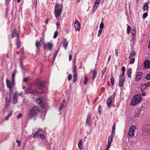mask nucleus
Wrapping results in <instances>:
<instances>
[{
    "mask_svg": "<svg viewBox=\"0 0 150 150\" xmlns=\"http://www.w3.org/2000/svg\"><path fill=\"white\" fill-rule=\"evenodd\" d=\"M11 96H10V97L9 98H8V97H6V98L5 100H6V104H5V109H6V108L8 107V105H9L10 100H11Z\"/></svg>",
    "mask_w": 150,
    "mask_h": 150,
    "instance_id": "16",
    "label": "nucleus"
},
{
    "mask_svg": "<svg viewBox=\"0 0 150 150\" xmlns=\"http://www.w3.org/2000/svg\"><path fill=\"white\" fill-rule=\"evenodd\" d=\"M142 131L144 134L146 136L150 134V125H146L144 126L142 128Z\"/></svg>",
    "mask_w": 150,
    "mask_h": 150,
    "instance_id": "6",
    "label": "nucleus"
},
{
    "mask_svg": "<svg viewBox=\"0 0 150 150\" xmlns=\"http://www.w3.org/2000/svg\"><path fill=\"white\" fill-rule=\"evenodd\" d=\"M18 36V38H19V36L18 34L16 33V29L13 30H12V38L15 37V36H17H17Z\"/></svg>",
    "mask_w": 150,
    "mask_h": 150,
    "instance_id": "23",
    "label": "nucleus"
},
{
    "mask_svg": "<svg viewBox=\"0 0 150 150\" xmlns=\"http://www.w3.org/2000/svg\"><path fill=\"white\" fill-rule=\"evenodd\" d=\"M29 79V77L25 78L24 79L23 81L24 82H26L28 81V80Z\"/></svg>",
    "mask_w": 150,
    "mask_h": 150,
    "instance_id": "48",
    "label": "nucleus"
},
{
    "mask_svg": "<svg viewBox=\"0 0 150 150\" xmlns=\"http://www.w3.org/2000/svg\"><path fill=\"white\" fill-rule=\"evenodd\" d=\"M100 0H96L95 2L94 6L93 7V11H95L98 5L100 2Z\"/></svg>",
    "mask_w": 150,
    "mask_h": 150,
    "instance_id": "13",
    "label": "nucleus"
},
{
    "mask_svg": "<svg viewBox=\"0 0 150 150\" xmlns=\"http://www.w3.org/2000/svg\"><path fill=\"white\" fill-rule=\"evenodd\" d=\"M36 101L37 103L40 104V105L41 107H44V105L43 103V102L40 98H38L37 99Z\"/></svg>",
    "mask_w": 150,
    "mask_h": 150,
    "instance_id": "20",
    "label": "nucleus"
},
{
    "mask_svg": "<svg viewBox=\"0 0 150 150\" xmlns=\"http://www.w3.org/2000/svg\"><path fill=\"white\" fill-rule=\"evenodd\" d=\"M72 58V56L71 54H70L69 55V60L70 61L71 60Z\"/></svg>",
    "mask_w": 150,
    "mask_h": 150,
    "instance_id": "58",
    "label": "nucleus"
},
{
    "mask_svg": "<svg viewBox=\"0 0 150 150\" xmlns=\"http://www.w3.org/2000/svg\"><path fill=\"white\" fill-rule=\"evenodd\" d=\"M20 39L18 38V36L17 40L16 42L17 48H18L20 47Z\"/></svg>",
    "mask_w": 150,
    "mask_h": 150,
    "instance_id": "27",
    "label": "nucleus"
},
{
    "mask_svg": "<svg viewBox=\"0 0 150 150\" xmlns=\"http://www.w3.org/2000/svg\"><path fill=\"white\" fill-rule=\"evenodd\" d=\"M119 85L120 87H122L123 85V83L119 82Z\"/></svg>",
    "mask_w": 150,
    "mask_h": 150,
    "instance_id": "64",
    "label": "nucleus"
},
{
    "mask_svg": "<svg viewBox=\"0 0 150 150\" xmlns=\"http://www.w3.org/2000/svg\"><path fill=\"white\" fill-rule=\"evenodd\" d=\"M150 86V82L146 83L144 85H142L141 86V91L143 92L144 91V88H146L147 87Z\"/></svg>",
    "mask_w": 150,
    "mask_h": 150,
    "instance_id": "12",
    "label": "nucleus"
},
{
    "mask_svg": "<svg viewBox=\"0 0 150 150\" xmlns=\"http://www.w3.org/2000/svg\"><path fill=\"white\" fill-rule=\"evenodd\" d=\"M29 93L33 95H35L39 93V92L36 90L31 89L29 91Z\"/></svg>",
    "mask_w": 150,
    "mask_h": 150,
    "instance_id": "17",
    "label": "nucleus"
},
{
    "mask_svg": "<svg viewBox=\"0 0 150 150\" xmlns=\"http://www.w3.org/2000/svg\"><path fill=\"white\" fill-rule=\"evenodd\" d=\"M39 111L38 107L36 106H35L30 109L28 115L31 117H33L37 114Z\"/></svg>",
    "mask_w": 150,
    "mask_h": 150,
    "instance_id": "4",
    "label": "nucleus"
},
{
    "mask_svg": "<svg viewBox=\"0 0 150 150\" xmlns=\"http://www.w3.org/2000/svg\"><path fill=\"white\" fill-rule=\"evenodd\" d=\"M140 114V110L139 109H136L134 111V117L138 118Z\"/></svg>",
    "mask_w": 150,
    "mask_h": 150,
    "instance_id": "15",
    "label": "nucleus"
},
{
    "mask_svg": "<svg viewBox=\"0 0 150 150\" xmlns=\"http://www.w3.org/2000/svg\"><path fill=\"white\" fill-rule=\"evenodd\" d=\"M37 86L38 87H40L38 88V89L41 90L42 88L44 87V83L42 81H41L38 83Z\"/></svg>",
    "mask_w": 150,
    "mask_h": 150,
    "instance_id": "21",
    "label": "nucleus"
},
{
    "mask_svg": "<svg viewBox=\"0 0 150 150\" xmlns=\"http://www.w3.org/2000/svg\"><path fill=\"white\" fill-rule=\"evenodd\" d=\"M136 30L135 28H133L132 31V34L133 35H135L136 34Z\"/></svg>",
    "mask_w": 150,
    "mask_h": 150,
    "instance_id": "36",
    "label": "nucleus"
},
{
    "mask_svg": "<svg viewBox=\"0 0 150 150\" xmlns=\"http://www.w3.org/2000/svg\"><path fill=\"white\" fill-rule=\"evenodd\" d=\"M142 99V97L140 94H137L135 95L132 98L130 103V105L133 106L136 105Z\"/></svg>",
    "mask_w": 150,
    "mask_h": 150,
    "instance_id": "3",
    "label": "nucleus"
},
{
    "mask_svg": "<svg viewBox=\"0 0 150 150\" xmlns=\"http://www.w3.org/2000/svg\"><path fill=\"white\" fill-rule=\"evenodd\" d=\"M97 74V71L96 70H94L93 71V78L94 79Z\"/></svg>",
    "mask_w": 150,
    "mask_h": 150,
    "instance_id": "33",
    "label": "nucleus"
},
{
    "mask_svg": "<svg viewBox=\"0 0 150 150\" xmlns=\"http://www.w3.org/2000/svg\"><path fill=\"white\" fill-rule=\"evenodd\" d=\"M68 44V42L67 41V39H65L64 40V42L63 43V46L66 50L67 49V48Z\"/></svg>",
    "mask_w": 150,
    "mask_h": 150,
    "instance_id": "24",
    "label": "nucleus"
},
{
    "mask_svg": "<svg viewBox=\"0 0 150 150\" xmlns=\"http://www.w3.org/2000/svg\"><path fill=\"white\" fill-rule=\"evenodd\" d=\"M58 35V32L57 31H56L54 33V35L53 36V38H56L57 37Z\"/></svg>",
    "mask_w": 150,
    "mask_h": 150,
    "instance_id": "38",
    "label": "nucleus"
},
{
    "mask_svg": "<svg viewBox=\"0 0 150 150\" xmlns=\"http://www.w3.org/2000/svg\"><path fill=\"white\" fill-rule=\"evenodd\" d=\"M77 76H74L73 79V82H75L77 79Z\"/></svg>",
    "mask_w": 150,
    "mask_h": 150,
    "instance_id": "49",
    "label": "nucleus"
},
{
    "mask_svg": "<svg viewBox=\"0 0 150 150\" xmlns=\"http://www.w3.org/2000/svg\"><path fill=\"white\" fill-rule=\"evenodd\" d=\"M142 73L141 72H137L135 78L136 80L137 81H139L141 78Z\"/></svg>",
    "mask_w": 150,
    "mask_h": 150,
    "instance_id": "18",
    "label": "nucleus"
},
{
    "mask_svg": "<svg viewBox=\"0 0 150 150\" xmlns=\"http://www.w3.org/2000/svg\"><path fill=\"white\" fill-rule=\"evenodd\" d=\"M74 27L76 29L79 31L80 28V24L79 21L76 20L74 22Z\"/></svg>",
    "mask_w": 150,
    "mask_h": 150,
    "instance_id": "11",
    "label": "nucleus"
},
{
    "mask_svg": "<svg viewBox=\"0 0 150 150\" xmlns=\"http://www.w3.org/2000/svg\"><path fill=\"white\" fill-rule=\"evenodd\" d=\"M110 145H108L107 148L105 149V150H108L109 148H110Z\"/></svg>",
    "mask_w": 150,
    "mask_h": 150,
    "instance_id": "60",
    "label": "nucleus"
},
{
    "mask_svg": "<svg viewBox=\"0 0 150 150\" xmlns=\"http://www.w3.org/2000/svg\"><path fill=\"white\" fill-rule=\"evenodd\" d=\"M16 142L18 144L17 146H20L21 145V142L19 140H16Z\"/></svg>",
    "mask_w": 150,
    "mask_h": 150,
    "instance_id": "53",
    "label": "nucleus"
},
{
    "mask_svg": "<svg viewBox=\"0 0 150 150\" xmlns=\"http://www.w3.org/2000/svg\"><path fill=\"white\" fill-rule=\"evenodd\" d=\"M63 4L60 5L57 3L55 5L54 13L55 17L58 18L61 16Z\"/></svg>",
    "mask_w": 150,
    "mask_h": 150,
    "instance_id": "2",
    "label": "nucleus"
},
{
    "mask_svg": "<svg viewBox=\"0 0 150 150\" xmlns=\"http://www.w3.org/2000/svg\"><path fill=\"white\" fill-rule=\"evenodd\" d=\"M98 110L99 113L100 114L101 112V105H99L98 106Z\"/></svg>",
    "mask_w": 150,
    "mask_h": 150,
    "instance_id": "47",
    "label": "nucleus"
},
{
    "mask_svg": "<svg viewBox=\"0 0 150 150\" xmlns=\"http://www.w3.org/2000/svg\"><path fill=\"white\" fill-rule=\"evenodd\" d=\"M91 116L90 114H88L86 118V123L90 125L91 124Z\"/></svg>",
    "mask_w": 150,
    "mask_h": 150,
    "instance_id": "19",
    "label": "nucleus"
},
{
    "mask_svg": "<svg viewBox=\"0 0 150 150\" xmlns=\"http://www.w3.org/2000/svg\"><path fill=\"white\" fill-rule=\"evenodd\" d=\"M115 95L116 93H114L111 96H112V98H115Z\"/></svg>",
    "mask_w": 150,
    "mask_h": 150,
    "instance_id": "59",
    "label": "nucleus"
},
{
    "mask_svg": "<svg viewBox=\"0 0 150 150\" xmlns=\"http://www.w3.org/2000/svg\"><path fill=\"white\" fill-rule=\"evenodd\" d=\"M136 129V128L135 125H132L130 127L128 132V137L131 138L134 137V132L135 130Z\"/></svg>",
    "mask_w": 150,
    "mask_h": 150,
    "instance_id": "7",
    "label": "nucleus"
},
{
    "mask_svg": "<svg viewBox=\"0 0 150 150\" xmlns=\"http://www.w3.org/2000/svg\"><path fill=\"white\" fill-rule=\"evenodd\" d=\"M148 15V13H144L142 16V18L143 19H145L147 17Z\"/></svg>",
    "mask_w": 150,
    "mask_h": 150,
    "instance_id": "40",
    "label": "nucleus"
},
{
    "mask_svg": "<svg viewBox=\"0 0 150 150\" xmlns=\"http://www.w3.org/2000/svg\"><path fill=\"white\" fill-rule=\"evenodd\" d=\"M136 53L134 52H131L129 54V58L131 59L133 57L135 54Z\"/></svg>",
    "mask_w": 150,
    "mask_h": 150,
    "instance_id": "31",
    "label": "nucleus"
},
{
    "mask_svg": "<svg viewBox=\"0 0 150 150\" xmlns=\"http://www.w3.org/2000/svg\"><path fill=\"white\" fill-rule=\"evenodd\" d=\"M132 71L130 69H128L127 71V74L128 77L129 78H131V75L132 74Z\"/></svg>",
    "mask_w": 150,
    "mask_h": 150,
    "instance_id": "30",
    "label": "nucleus"
},
{
    "mask_svg": "<svg viewBox=\"0 0 150 150\" xmlns=\"http://www.w3.org/2000/svg\"><path fill=\"white\" fill-rule=\"evenodd\" d=\"M113 98H112V96H110L108 98L107 100V104L108 107L110 108L112 105V101Z\"/></svg>",
    "mask_w": 150,
    "mask_h": 150,
    "instance_id": "9",
    "label": "nucleus"
},
{
    "mask_svg": "<svg viewBox=\"0 0 150 150\" xmlns=\"http://www.w3.org/2000/svg\"><path fill=\"white\" fill-rule=\"evenodd\" d=\"M47 47L50 50H51V49L53 47V45L52 44L48 42L47 43Z\"/></svg>",
    "mask_w": 150,
    "mask_h": 150,
    "instance_id": "32",
    "label": "nucleus"
},
{
    "mask_svg": "<svg viewBox=\"0 0 150 150\" xmlns=\"http://www.w3.org/2000/svg\"><path fill=\"white\" fill-rule=\"evenodd\" d=\"M112 137L113 136L111 135L108 138V142L107 145H111L112 142Z\"/></svg>",
    "mask_w": 150,
    "mask_h": 150,
    "instance_id": "25",
    "label": "nucleus"
},
{
    "mask_svg": "<svg viewBox=\"0 0 150 150\" xmlns=\"http://www.w3.org/2000/svg\"><path fill=\"white\" fill-rule=\"evenodd\" d=\"M144 67L145 69H147L150 68V60H146L144 62Z\"/></svg>",
    "mask_w": 150,
    "mask_h": 150,
    "instance_id": "10",
    "label": "nucleus"
},
{
    "mask_svg": "<svg viewBox=\"0 0 150 150\" xmlns=\"http://www.w3.org/2000/svg\"><path fill=\"white\" fill-rule=\"evenodd\" d=\"M58 53V52L57 51H56L55 52L54 54V56H53V60H55Z\"/></svg>",
    "mask_w": 150,
    "mask_h": 150,
    "instance_id": "37",
    "label": "nucleus"
},
{
    "mask_svg": "<svg viewBox=\"0 0 150 150\" xmlns=\"http://www.w3.org/2000/svg\"><path fill=\"white\" fill-rule=\"evenodd\" d=\"M33 5L35 6H36L37 5V0H35L34 1V2L33 3Z\"/></svg>",
    "mask_w": 150,
    "mask_h": 150,
    "instance_id": "57",
    "label": "nucleus"
},
{
    "mask_svg": "<svg viewBox=\"0 0 150 150\" xmlns=\"http://www.w3.org/2000/svg\"><path fill=\"white\" fill-rule=\"evenodd\" d=\"M64 104H62L60 107L59 110V112H60L61 111V110L62 109H63L64 108Z\"/></svg>",
    "mask_w": 150,
    "mask_h": 150,
    "instance_id": "45",
    "label": "nucleus"
},
{
    "mask_svg": "<svg viewBox=\"0 0 150 150\" xmlns=\"http://www.w3.org/2000/svg\"><path fill=\"white\" fill-rule=\"evenodd\" d=\"M146 78L147 80H150V72L147 75Z\"/></svg>",
    "mask_w": 150,
    "mask_h": 150,
    "instance_id": "50",
    "label": "nucleus"
},
{
    "mask_svg": "<svg viewBox=\"0 0 150 150\" xmlns=\"http://www.w3.org/2000/svg\"><path fill=\"white\" fill-rule=\"evenodd\" d=\"M100 28L103 29L104 28V24L103 23V22H102L100 25Z\"/></svg>",
    "mask_w": 150,
    "mask_h": 150,
    "instance_id": "42",
    "label": "nucleus"
},
{
    "mask_svg": "<svg viewBox=\"0 0 150 150\" xmlns=\"http://www.w3.org/2000/svg\"><path fill=\"white\" fill-rule=\"evenodd\" d=\"M88 78L85 76L84 77V85H86L87 84V82L88 81Z\"/></svg>",
    "mask_w": 150,
    "mask_h": 150,
    "instance_id": "35",
    "label": "nucleus"
},
{
    "mask_svg": "<svg viewBox=\"0 0 150 150\" xmlns=\"http://www.w3.org/2000/svg\"><path fill=\"white\" fill-rule=\"evenodd\" d=\"M56 24L57 26V28H58V29L59 27V22H57V23Z\"/></svg>",
    "mask_w": 150,
    "mask_h": 150,
    "instance_id": "63",
    "label": "nucleus"
},
{
    "mask_svg": "<svg viewBox=\"0 0 150 150\" xmlns=\"http://www.w3.org/2000/svg\"><path fill=\"white\" fill-rule=\"evenodd\" d=\"M123 77H122V76H120V80H123Z\"/></svg>",
    "mask_w": 150,
    "mask_h": 150,
    "instance_id": "62",
    "label": "nucleus"
},
{
    "mask_svg": "<svg viewBox=\"0 0 150 150\" xmlns=\"http://www.w3.org/2000/svg\"><path fill=\"white\" fill-rule=\"evenodd\" d=\"M102 32V29H100L98 31V37H100Z\"/></svg>",
    "mask_w": 150,
    "mask_h": 150,
    "instance_id": "41",
    "label": "nucleus"
},
{
    "mask_svg": "<svg viewBox=\"0 0 150 150\" xmlns=\"http://www.w3.org/2000/svg\"><path fill=\"white\" fill-rule=\"evenodd\" d=\"M49 20H50L49 18H48L46 20V21L45 22V23L46 24H47L49 22Z\"/></svg>",
    "mask_w": 150,
    "mask_h": 150,
    "instance_id": "61",
    "label": "nucleus"
},
{
    "mask_svg": "<svg viewBox=\"0 0 150 150\" xmlns=\"http://www.w3.org/2000/svg\"><path fill=\"white\" fill-rule=\"evenodd\" d=\"M72 78V75L71 74H70L68 76V80L70 81L71 80Z\"/></svg>",
    "mask_w": 150,
    "mask_h": 150,
    "instance_id": "44",
    "label": "nucleus"
},
{
    "mask_svg": "<svg viewBox=\"0 0 150 150\" xmlns=\"http://www.w3.org/2000/svg\"><path fill=\"white\" fill-rule=\"evenodd\" d=\"M20 67L23 70L25 69L23 64L21 61Z\"/></svg>",
    "mask_w": 150,
    "mask_h": 150,
    "instance_id": "51",
    "label": "nucleus"
},
{
    "mask_svg": "<svg viewBox=\"0 0 150 150\" xmlns=\"http://www.w3.org/2000/svg\"><path fill=\"white\" fill-rule=\"evenodd\" d=\"M42 40H41L40 41H37L36 42L35 45L36 48L38 50L40 49V47L41 46Z\"/></svg>",
    "mask_w": 150,
    "mask_h": 150,
    "instance_id": "22",
    "label": "nucleus"
},
{
    "mask_svg": "<svg viewBox=\"0 0 150 150\" xmlns=\"http://www.w3.org/2000/svg\"><path fill=\"white\" fill-rule=\"evenodd\" d=\"M45 137L43 130L41 129H39L38 132H36L33 135V138H38L40 137L42 139H44Z\"/></svg>",
    "mask_w": 150,
    "mask_h": 150,
    "instance_id": "5",
    "label": "nucleus"
},
{
    "mask_svg": "<svg viewBox=\"0 0 150 150\" xmlns=\"http://www.w3.org/2000/svg\"><path fill=\"white\" fill-rule=\"evenodd\" d=\"M143 4L144 6L142 7V8L144 10H145L149 8L148 4L147 3H144Z\"/></svg>",
    "mask_w": 150,
    "mask_h": 150,
    "instance_id": "26",
    "label": "nucleus"
},
{
    "mask_svg": "<svg viewBox=\"0 0 150 150\" xmlns=\"http://www.w3.org/2000/svg\"><path fill=\"white\" fill-rule=\"evenodd\" d=\"M115 125H114L112 127V133L111 135H112V136H114L115 134Z\"/></svg>",
    "mask_w": 150,
    "mask_h": 150,
    "instance_id": "28",
    "label": "nucleus"
},
{
    "mask_svg": "<svg viewBox=\"0 0 150 150\" xmlns=\"http://www.w3.org/2000/svg\"><path fill=\"white\" fill-rule=\"evenodd\" d=\"M115 55L117 56L118 55V51L117 49H116L115 50Z\"/></svg>",
    "mask_w": 150,
    "mask_h": 150,
    "instance_id": "55",
    "label": "nucleus"
},
{
    "mask_svg": "<svg viewBox=\"0 0 150 150\" xmlns=\"http://www.w3.org/2000/svg\"><path fill=\"white\" fill-rule=\"evenodd\" d=\"M12 113H13L12 111H10V113L8 114L7 115L10 117L11 116Z\"/></svg>",
    "mask_w": 150,
    "mask_h": 150,
    "instance_id": "56",
    "label": "nucleus"
},
{
    "mask_svg": "<svg viewBox=\"0 0 150 150\" xmlns=\"http://www.w3.org/2000/svg\"><path fill=\"white\" fill-rule=\"evenodd\" d=\"M135 62V59L134 58L132 59L129 62L130 64H133Z\"/></svg>",
    "mask_w": 150,
    "mask_h": 150,
    "instance_id": "46",
    "label": "nucleus"
},
{
    "mask_svg": "<svg viewBox=\"0 0 150 150\" xmlns=\"http://www.w3.org/2000/svg\"><path fill=\"white\" fill-rule=\"evenodd\" d=\"M131 30V28L129 25H128L127 28V34H129L130 33Z\"/></svg>",
    "mask_w": 150,
    "mask_h": 150,
    "instance_id": "34",
    "label": "nucleus"
},
{
    "mask_svg": "<svg viewBox=\"0 0 150 150\" xmlns=\"http://www.w3.org/2000/svg\"><path fill=\"white\" fill-rule=\"evenodd\" d=\"M121 70L122 72H125V68L124 67H122L121 69Z\"/></svg>",
    "mask_w": 150,
    "mask_h": 150,
    "instance_id": "54",
    "label": "nucleus"
},
{
    "mask_svg": "<svg viewBox=\"0 0 150 150\" xmlns=\"http://www.w3.org/2000/svg\"><path fill=\"white\" fill-rule=\"evenodd\" d=\"M110 81L112 85H113L114 84V77H112L110 79Z\"/></svg>",
    "mask_w": 150,
    "mask_h": 150,
    "instance_id": "39",
    "label": "nucleus"
},
{
    "mask_svg": "<svg viewBox=\"0 0 150 150\" xmlns=\"http://www.w3.org/2000/svg\"><path fill=\"white\" fill-rule=\"evenodd\" d=\"M17 94L16 93H15L13 94L12 97L13 103L15 104L17 101Z\"/></svg>",
    "mask_w": 150,
    "mask_h": 150,
    "instance_id": "14",
    "label": "nucleus"
},
{
    "mask_svg": "<svg viewBox=\"0 0 150 150\" xmlns=\"http://www.w3.org/2000/svg\"><path fill=\"white\" fill-rule=\"evenodd\" d=\"M82 140H80L79 141L78 144V146L79 148L81 149H83V148L82 147H81V146H82Z\"/></svg>",
    "mask_w": 150,
    "mask_h": 150,
    "instance_id": "29",
    "label": "nucleus"
},
{
    "mask_svg": "<svg viewBox=\"0 0 150 150\" xmlns=\"http://www.w3.org/2000/svg\"><path fill=\"white\" fill-rule=\"evenodd\" d=\"M76 58L74 59V64L73 68V72L74 76H77V72L76 70V65L75 63L76 62Z\"/></svg>",
    "mask_w": 150,
    "mask_h": 150,
    "instance_id": "8",
    "label": "nucleus"
},
{
    "mask_svg": "<svg viewBox=\"0 0 150 150\" xmlns=\"http://www.w3.org/2000/svg\"><path fill=\"white\" fill-rule=\"evenodd\" d=\"M22 116V114L21 113L19 114L17 116V118H21Z\"/></svg>",
    "mask_w": 150,
    "mask_h": 150,
    "instance_id": "52",
    "label": "nucleus"
},
{
    "mask_svg": "<svg viewBox=\"0 0 150 150\" xmlns=\"http://www.w3.org/2000/svg\"><path fill=\"white\" fill-rule=\"evenodd\" d=\"M16 72V70H15L12 72V82L9 81V80L8 79L6 80V84L7 87L9 89L8 93L9 95H11L13 92V90L12 89V86H13L15 83V74Z\"/></svg>",
    "mask_w": 150,
    "mask_h": 150,
    "instance_id": "1",
    "label": "nucleus"
},
{
    "mask_svg": "<svg viewBox=\"0 0 150 150\" xmlns=\"http://www.w3.org/2000/svg\"><path fill=\"white\" fill-rule=\"evenodd\" d=\"M106 70L107 69L106 67H105L102 70V74L103 75L104 74V73L106 71Z\"/></svg>",
    "mask_w": 150,
    "mask_h": 150,
    "instance_id": "43",
    "label": "nucleus"
}]
</instances>
